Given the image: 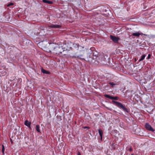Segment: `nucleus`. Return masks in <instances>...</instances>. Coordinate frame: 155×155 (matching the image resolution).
I'll use <instances>...</instances> for the list:
<instances>
[{"instance_id":"f257e3e1","label":"nucleus","mask_w":155,"mask_h":155,"mask_svg":"<svg viewBox=\"0 0 155 155\" xmlns=\"http://www.w3.org/2000/svg\"><path fill=\"white\" fill-rule=\"evenodd\" d=\"M55 44L53 43L51 44V46L53 48L54 52L57 54L61 53L62 52L65 50H69L72 48V47H70L69 48H65V46L66 45L63 44V46H62V45H58L55 46Z\"/></svg>"},{"instance_id":"f03ea898","label":"nucleus","mask_w":155,"mask_h":155,"mask_svg":"<svg viewBox=\"0 0 155 155\" xmlns=\"http://www.w3.org/2000/svg\"><path fill=\"white\" fill-rule=\"evenodd\" d=\"M94 53L93 58L97 61L98 62H100L103 61H104V58L103 56L101 55L97 56V53H96L94 55Z\"/></svg>"},{"instance_id":"7ed1b4c3","label":"nucleus","mask_w":155,"mask_h":155,"mask_svg":"<svg viewBox=\"0 0 155 155\" xmlns=\"http://www.w3.org/2000/svg\"><path fill=\"white\" fill-rule=\"evenodd\" d=\"M110 38L115 43H117L118 41L120 39L119 38L112 35L110 36Z\"/></svg>"},{"instance_id":"20e7f679","label":"nucleus","mask_w":155,"mask_h":155,"mask_svg":"<svg viewBox=\"0 0 155 155\" xmlns=\"http://www.w3.org/2000/svg\"><path fill=\"white\" fill-rule=\"evenodd\" d=\"M146 128L148 130L153 132L154 130L151 126L148 123H146L145 125Z\"/></svg>"},{"instance_id":"39448f33","label":"nucleus","mask_w":155,"mask_h":155,"mask_svg":"<svg viewBox=\"0 0 155 155\" xmlns=\"http://www.w3.org/2000/svg\"><path fill=\"white\" fill-rule=\"evenodd\" d=\"M143 35L142 33H140L139 31L133 33L132 35L136 37H139L140 35Z\"/></svg>"},{"instance_id":"423d86ee","label":"nucleus","mask_w":155,"mask_h":155,"mask_svg":"<svg viewBox=\"0 0 155 155\" xmlns=\"http://www.w3.org/2000/svg\"><path fill=\"white\" fill-rule=\"evenodd\" d=\"M112 102L116 106H117L118 107H119L120 105L121 104L120 103L114 101H113Z\"/></svg>"},{"instance_id":"0eeeda50","label":"nucleus","mask_w":155,"mask_h":155,"mask_svg":"<svg viewBox=\"0 0 155 155\" xmlns=\"http://www.w3.org/2000/svg\"><path fill=\"white\" fill-rule=\"evenodd\" d=\"M121 108L124 111H127V108L121 103L119 107Z\"/></svg>"},{"instance_id":"6e6552de","label":"nucleus","mask_w":155,"mask_h":155,"mask_svg":"<svg viewBox=\"0 0 155 155\" xmlns=\"http://www.w3.org/2000/svg\"><path fill=\"white\" fill-rule=\"evenodd\" d=\"M98 132H99V134L100 136L101 139V140L102 139V134H103L102 131L100 129H99L98 130Z\"/></svg>"},{"instance_id":"1a4fd4ad","label":"nucleus","mask_w":155,"mask_h":155,"mask_svg":"<svg viewBox=\"0 0 155 155\" xmlns=\"http://www.w3.org/2000/svg\"><path fill=\"white\" fill-rule=\"evenodd\" d=\"M42 1L43 2L48 4H52L53 3L52 1H49L47 0H43Z\"/></svg>"},{"instance_id":"9d476101","label":"nucleus","mask_w":155,"mask_h":155,"mask_svg":"<svg viewBox=\"0 0 155 155\" xmlns=\"http://www.w3.org/2000/svg\"><path fill=\"white\" fill-rule=\"evenodd\" d=\"M25 125L29 127L30 126L31 123L28 120H26L25 122Z\"/></svg>"},{"instance_id":"9b49d317","label":"nucleus","mask_w":155,"mask_h":155,"mask_svg":"<svg viewBox=\"0 0 155 155\" xmlns=\"http://www.w3.org/2000/svg\"><path fill=\"white\" fill-rule=\"evenodd\" d=\"M50 27L54 28H58L60 26L57 25H51Z\"/></svg>"},{"instance_id":"f8f14e48","label":"nucleus","mask_w":155,"mask_h":155,"mask_svg":"<svg viewBox=\"0 0 155 155\" xmlns=\"http://www.w3.org/2000/svg\"><path fill=\"white\" fill-rule=\"evenodd\" d=\"M36 129L38 132H40V127H39V125H36Z\"/></svg>"},{"instance_id":"ddd939ff","label":"nucleus","mask_w":155,"mask_h":155,"mask_svg":"<svg viewBox=\"0 0 155 155\" xmlns=\"http://www.w3.org/2000/svg\"><path fill=\"white\" fill-rule=\"evenodd\" d=\"M41 71L44 74H49V71H46L43 69H41Z\"/></svg>"},{"instance_id":"4468645a","label":"nucleus","mask_w":155,"mask_h":155,"mask_svg":"<svg viewBox=\"0 0 155 155\" xmlns=\"http://www.w3.org/2000/svg\"><path fill=\"white\" fill-rule=\"evenodd\" d=\"M146 56L145 55H143L142 56V57H141V58L140 59L139 61H142L144 59V58H145Z\"/></svg>"},{"instance_id":"2eb2a0df","label":"nucleus","mask_w":155,"mask_h":155,"mask_svg":"<svg viewBox=\"0 0 155 155\" xmlns=\"http://www.w3.org/2000/svg\"><path fill=\"white\" fill-rule=\"evenodd\" d=\"M112 100H117L118 99V97H113L111 96L110 99Z\"/></svg>"},{"instance_id":"dca6fc26","label":"nucleus","mask_w":155,"mask_h":155,"mask_svg":"<svg viewBox=\"0 0 155 155\" xmlns=\"http://www.w3.org/2000/svg\"><path fill=\"white\" fill-rule=\"evenodd\" d=\"M14 5V3H11L8 4L7 5V7H9L10 6L12 5Z\"/></svg>"},{"instance_id":"f3484780","label":"nucleus","mask_w":155,"mask_h":155,"mask_svg":"<svg viewBox=\"0 0 155 155\" xmlns=\"http://www.w3.org/2000/svg\"><path fill=\"white\" fill-rule=\"evenodd\" d=\"M109 84L113 87L115 85V84L113 82H110Z\"/></svg>"},{"instance_id":"a211bd4d","label":"nucleus","mask_w":155,"mask_h":155,"mask_svg":"<svg viewBox=\"0 0 155 155\" xmlns=\"http://www.w3.org/2000/svg\"><path fill=\"white\" fill-rule=\"evenodd\" d=\"M105 96L106 97H107V98H109L110 99V98H111V96H109V95H107V94L105 95Z\"/></svg>"},{"instance_id":"6ab92c4d","label":"nucleus","mask_w":155,"mask_h":155,"mask_svg":"<svg viewBox=\"0 0 155 155\" xmlns=\"http://www.w3.org/2000/svg\"><path fill=\"white\" fill-rule=\"evenodd\" d=\"M150 56H151V55L150 54H149L148 55V56L147 59H149L150 57Z\"/></svg>"},{"instance_id":"aec40b11","label":"nucleus","mask_w":155,"mask_h":155,"mask_svg":"<svg viewBox=\"0 0 155 155\" xmlns=\"http://www.w3.org/2000/svg\"><path fill=\"white\" fill-rule=\"evenodd\" d=\"M4 147L3 145H2V151L3 153H4Z\"/></svg>"},{"instance_id":"412c9836","label":"nucleus","mask_w":155,"mask_h":155,"mask_svg":"<svg viewBox=\"0 0 155 155\" xmlns=\"http://www.w3.org/2000/svg\"><path fill=\"white\" fill-rule=\"evenodd\" d=\"M84 128H88V129H89V127H83Z\"/></svg>"},{"instance_id":"4be33fe9","label":"nucleus","mask_w":155,"mask_h":155,"mask_svg":"<svg viewBox=\"0 0 155 155\" xmlns=\"http://www.w3.org/2000/svg\"><path fill=\"white\" fill-rule=\"evenodd\" d=\"M73 46L74 47H75L76 46H77V47H78V45H77V44H73Z\"/></svg>"},{"instance_id":"5701e85b","label":"nucleus","mask_w":155,"mask_h":155,"mask_svg":"<svg viewBox=\"0 0 155 155\" xmlns=\"http://www.w3.org/2000/svg\"><path fill=\"white\" fill-rule=\"evenodd\" d=\"M78 155H81L80 153H79V152H78Z\"/></svg>"},{"instance_id":"b1692460","label":"nucleus","mask_w":155,"mask_h":155,"mask_svg":"<svg viewBox=\"0 0 155 155\" xmlns=\"http://www.w3.org/2000/svg\"><path fill=\"white\" fill-rule=\"evenodd\" d=\"M131 150H132L131 149H130V151Z\"/></svg>"},{"instance_id":"393cba45","label":"nucleus","mask_w":155,"mask_h":155,"mask_svg":"<svg viewBox=\"0 0 155 155\" xmlns=\"http://www.w3.org/2000/svg\"><path fill=\"white\" fill-rule=\"evenodd\" d=\"M131 155H134L133 154H132Z\"/></svg>"},{"instance_id":"a878e982","label":"nucleus","mask_w":155,"mask_h":155,"mask_svg":"<svg viewBox=\"0 0 155 155\" xmlns=\"http://www.w3.org/2000/svg\"><path fill=\"white\" fill-rule=\"evenodd\" d=\"M107 154H110V153H109V154L107 153Z\"/></svg>"}]
</instances>
